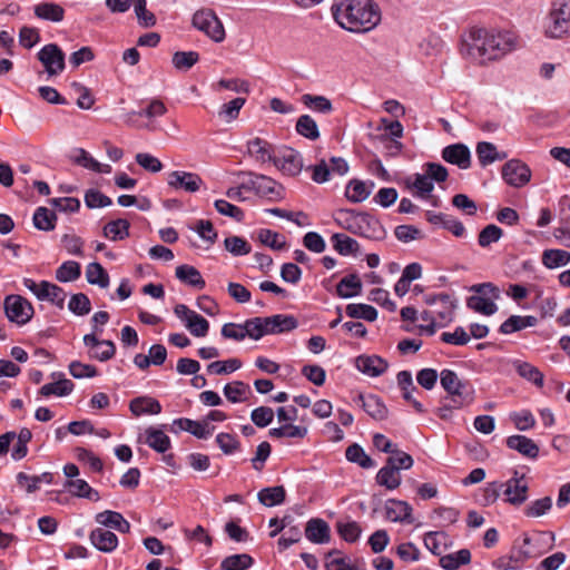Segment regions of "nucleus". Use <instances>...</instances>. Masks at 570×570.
<instances>
[{
    "instance_id": "24",
    "label": "nucleus",
    "mask_w": 570,
    "mask_h": 570,
    "mask_svg": "<svg viewBox=\"0 0 570 570\" xmlns=\"http://www.w3.org/2000/svg\"><path fill=\"white\" fill-rule=\"evenodd\" d=\"M356 235L372 240H382L386 236V230L377 218L364 213L360 223V230Z\"/></svg>"
},
{
    "instance_id": "25",
    "label": "nucleus",
    "mask_w": 570,
    "mask_h": 570,
    "mask_svg": "<svg viewBox=\"0 0 570 570\" xmlns=\"http://www.w3.org/2000/svg\"><path fill=\"white\" fill-rule=\"evenodd\" d=\"M569 30L570 19L553 14L551 12L548 13L543 26V33L547 38L560 39L566 36Z\"/></svg>"
},
{
    "instance_id": "53",
    "label": "nucleus",
    "mask_w": 570,
    "mask_h": 570,
    "mask_svg": "<svg viewBox=\"0 0 570 570\" xmlns=\"http://www.w3.org/2000/svg\"><path fill=\"white\" fill-rule=\"evenodd\" d=\"M345 456L350 462L356 463L363 469H370L374 466V461L357 443H353L346 449Z\"/></svg>"
},
{
    "instance_id": "31",
    "label": "nucleus",
    "mask_w": 570,
    "mask_h": 570,
    "mask_svg": "<svg viewBox=\"0 0 570 570\" xmlns=\"http://www.w3.org/2000/svg\"><path fill=\"white\" fill-rule=\"evenodd\" d=\"M475 151L482 167H487L497 160H503L508 157L507 153L498 151L495 145L488 141L478 142Z\"/></svg>"
},
{
    "instance_id": "30",
    "label": "nucleus",
    "mask_w": 570,
    "mask_h": 570,
    "mask_svg": "<svg viewBox=\"0 0 570 570\" xmlns=\"http://www.w3.org/2000/svg\"><path fill=\"white\" fill-rule=\"evenodd\" d=\"M72 161L95 173L109 174L111 171L110 165L100 164L88 151H86L82 148L76 149L75 155L72 156Z\"/></svg>"
},
{
    "instance_id": "49",
    "label": "nucleus",
    "mask_w": 570,
    "mask_h": 570,
    "mask_svg": "<svg viewBox=\"0 0 570 570\" xmlns=\"http://www.w3.org/2000/svg\"><path fill=\"white\" fill-rule=\"evenodd\" d=\"M254 563V559L247 553L233 554L223 559L222 570H246Z\"/></svg>"
},
{
    "instance_id": "43",
    "label": "nucleus",
    "mask_w": 570,
    "mask_h": 570,
    "mask_svg": "<svg viewBox=\"0 0 570 570\" xmlns=\"http://www.w3.org/2000/svg\"><path fill=\"white\" fill-rule=\"evenodd\" d=\"M471 561L469 549H461L454 553L441 557L440 566L445 570H456L460 566L468 564Z\"/></svg>"
},
{
    "instance_id": "21",
    "label": "nucleus",
    "mask_w": 570,
    "mask_h": 570,
    "mask_svg": "<svg viewBox=\"0 0 570 570\" xmlns=\"http://www.w3.org/2000/svg\"><path fill=\"white\" fill-rule=\"evenodd\" d=\"M442 158L461 169H468L471 165L470 149L463 144H453L443 148Z\"/></svg>"
},
{
    "instance_id": "2",
    "label": "nucleus",
    "mask_w": 570,
    "mask_h": 570,
    "mask_svg": "<svg viewBox=\"0 0 570 570\" xmlns=\"http://www.w3.org/2000/svg\"><path fill=\"white\" fill-rule=\"evenodd\" d=\"M335 21L351 32H367L381 21V13L372 0H335L332 6Z\"/></svg>"
},
{
    "instance_id": "5",
    "label": "nucleus",
    "mask_w": 570,
    "mask_h": 570,
    "mask_svg": "<svg viewBox=\"0 0 570 570\" xmlns=\"http://www.w3.org/2000/svg\"><path fill=\"white\" fill-rule=\"evenodd\" d=\"M474 295L466 299V306L480 314L490 316L498 311L495 299L500 297L499 288L492 283L475 284L470 287Z\"/></svg>"
},
{
    "instance_id": "6",
    "label": "nucleus",
    "mask_w": 570,
    "mask_h": 570,
    "mask_svg": "<svg viewBox=\"0 0 570 570\" xmlns=\"http://www.w3.org/2000/svg\"><path fill=\"white\" fill-rule=\"evenodd\" d=\"M250 178L248 181L243 183L246 190H254L261 197H267L271 200H278L283 198L284 188L274 179L253 173H243Z\"/></svg>"
},
{
    "instance_id": "28",
    "label": "nucleus",
    "mask_w": 570,
    "mask_h": 570,
    "mask_svg": "<svg viewBox=\"0 0 570 570\" xmlns=\"http://www.w3.org/2000/svg\"><path fill=\"white\" fill-rule=\"evenodd\" d=\"M129 410L135 416L145 414H159L161 412L160 403L151 396H138L129 402Z\"/></svg>"
},
{
    "instance_id": "59",
    "label": "nucleus",
    "mask_w": 570,
    "mask_h": 570,
    "mask_svg": "<svg viewBox=\"0 0 570 570\" xmlns=\"http://www.w3.org/2000/svg\"><path fill=\"white\" fill-rule=\"evenodd\" d=\"M370 194L371 190L367 189L366 185L357 179L351 180L345 191L346 198L353 203H361L365 200Z\"/></svg>"
},
{
    "instance_id": "51",
    "label": "nucleus",
    "mask_w": 570,
    "mask_h": 570,
    "mask_svg": "<svg viewBox=\"0 0 570 570\" xmlns=\"http://www.w3.org/2000/svg\"><path fill=\"white\" fill-rule=\"evenodd\" d=\"M224 395L232 403H239L246 400V395L250 392L248 384L242 381H235L224 386Z\"/></svg>"
},
{
    "instance_id": "16",
    "label": "nucleus",
    "mask_w": 570,
    "mask_h": 570,
    "mask_svg": "<svg viewBox=\"0 0 570 570\" xmlns=\"http://www.w3.org/2000/svg\"><path fill=\"white\" fill-rule=\"evenodd\" d=\"M279 170L288 176H296L303 168L302 156L292 148H285L272 161Z\"/></svg>"
},
{
    "instance_id": "64",
    "label": "nucleus",
    "mask_w": 570,
    "mask_h": 570,
    "mask_svg": "<svg viewBox=\"0 0 570 570\" xmlns=\"http://www.w3.org/2000/svg\"><path fill=\"white\" fill-rule=\"evenodd\" d=\"M337 532L346 542H355L361 535V527L356 521H338Z\"/></svg>"
},
{
    "instance_id": "63",
    "label": "nucleus",
    "mask_w": 570,
    "mask_h": 570,
    "mask_svg": "<svg viewBox=\"0 0 570 570\" xmlns=\"http://www.w3.org/2000/svg\"><path fill=\"white\" fill-rule=\"evenodd\" d=\"M502 236H503V230L499 226H497L494 224H490V225H487L479 233L478 244L481 247L485 248V247H489L491 244L499 242Z\"/></svg>"
},
{
    "instance_id": "1",
    "label": "nucleus",
    "mask_w": 570,
    "mask_h": 570,
    "mask_svg": "<svg viewBox=\"0 0 570 570\" xmlns=\"http://www.w3.org/2000/svg\"><path fill=\"white\" fill-rule=\"evenodd\" d=\"M519 37L511 30H488L471 28L463 39L462 52L468 58L484 65L517 49Z\"/></svg>"
},
{
    "instance_id": "41",
    "label": "nucleus",
    "mask_w": 570,
    "mask_h": 570,
    "mask_svg": "<svg viewBox=\"0 0 570 570\" xmlns=\"http://www.w3.org/2000/svg\"><path fill=\"white\" fill-rule=\"evenodd\" d=\"M331 240L333 243L334 249L344 256L351 255V254H357L360 250V244L354 238L336 233L331 237Z\"/></svg>"
},
{
    "instance_id": "44",
    "label": "nucleus",
    "mask_w": 570,
    "mask_h": 570,
    "mask_svg": "<svg viewBox=\"0 0 570 570\" xmlns=\"http://www.w3.org/2000/svg\"><path fill=\"white\" fill-rule=\"evenodd\" d=\"M86 278L89 284L98 285L101 288L109 286V275L100 263L94 262L88 264Z\"/></svg>"
},
{
    "instance_id": "40",
    "label": "nucleus",
    "mask_w": 570,
    "mask_h": 570,
    "mask_svg": "<svg viewBox=\"0 0 570 570\" xmlns=\"http://www.w3.org/2000/svg\"><path fill=\"white\" fill-rule=\"evenodd\" d=\"M35 14L43 20L60 22L65 17V10L57 3L42 2L35 7Z\"/></svg>"
},
{
    "instance_id": "3",
    "label": "nucleus",
    "mask_w": 570,
    "mask_h": 570,
    "mask_svg": "<svg viewBox=\"0 0 570 570\" xmlns=\"http://www.w3.org/2000/svg\"><path fill=\"white\" fill-rule=\"evenodd\" d=\"M553 534L551 532L541 531L535 532L531 537H524L523 546L520 549V557L502 556L498 558L493 566L498 570L517 569L521 561L530 558H535L542 554L547 549L552 547Z\"/></svg>"
},
{
    "instance_id": "13",
    "label": "nucleus",
    "mask_w": 570,
    "mask_h": 570,
    "mask_svg": "<svg viewBox=\"0 0 570 570\" xmlns=\"http://www.w3.org/2000/svg\"><path fill=\"white\" fill-rule=\"evenodd\" d=\"M83 344L90 348L89 357L106 362L115 356L116 346L110 340H98L95 333L86 334L83 336Z\"/></svg>"
},
{
    "instance_id": "37",
    "label": "nucleus",
    "mask_w": 570,
    "mask_h": 570,
    "mask_svg": "<svg viewBox=\"0 0 570 570\" xmlns=\"http://www.w3.org/2000/svg\"><path fill=\"white\" fill-rule=\"evenodd\" d=\"M247 148L249 155L258 161L265 163L274 159L271 144L262 138L256 137L249 140Z\"/></svg>"
},
{
    "instance_id": "54",
    "label": "nucleus",
    "mask_w": 570,
    "mask_h": 570,
    "mask_svg": "<svg viewBox=\"0 0 570 570\" xmlns=\"http://www.w3.org/2000/svg\"><path fill=\"white\" fill-rule=\"evenodd\" d=\"M199 60V53L196 51H176L173 55V66L179 71H187Z\"/></svg>"
},
{
    "instance_id": "62",
    "label": "nucleus",
    "mask_w": 570,
    "mask_h": 570,
    "mask_svg": "<svg viewBox=\"0 0 570 570\" xmlns=\"http://www.w3.org/2000/svg\"><path fill=\"white\" fill-rule=\"evenodd\" d=\"M302 101L306 107L322 114H330L333 110L331 100L324 96L305 94L302 96Z\"/></svg>"
},
{
    "instance_id": "17",
    "label": "nucleus",
    "mask_w": 570,
    "mask_h": 570,
    "mask_svg": "<svg viewBox=\"0 0 570 570\" xmlns=\"http://www.w3.org/2000/svg\"><path fill=\"white\" fill-rule=\"evenodd\" d=\"M355 366L363 374L377 377L386 372L389 363L379 355H360L355 358Z\"/></svg>"
},
{
    "instance_id": "29",
    "label": "nucleus",
    "mask_w": 570,
    "mask_h": 570,
    "mask_svg": "<svg viewBox=\"0 0 570 570\" xmlns=\"http://www.w3.org/2000/svg\"><path fill=\"white\" fill-rule=\"evenodd\" d=\"M508 448L518 451L522 455L534 459L539 454L538 445L524 435H511L507 439Z\"/></svg>"
},
{
    "instance_id": "7",
    "label": "nucleus",
    "mask_w": 570,
    "mask_h": 570,
    "mask_svg": "<svg viewBox=\"0 0 570 570\" xmlns=\"http://www.w3.org/2000/svg\"><path fill=\"white\" fill-rule=\"evenodd\" d=\"M3 307L8 320L18 325L27 324L35 313L32 304L21 295H8L4 298Z\"/></svg>"
},
{
    "instance_id": "23",
    "label": "nucleus",
    "mask_w": 570,
    "mask_h": 570,
    "mask_svg": "<svg viewBox=\"0 0 570 570\" xmlns=\"http://www.w3.org/2000/svg\"><path fill=\"white\" fill-rule=\"evenodd\" d=\"M173 425L181 431L189 432L198 439H207L215 430V426L210 425L207 421H194L187 417L176 419Z\"/></svg>"
},
{
    "instance_id": "55",
    "label": "nucleus",
    "mask_w": 570,
    "mask_h": 570,
    "mask_svg": "<svg viewBox=\"0 0 570 570\" xmlns=\"http://www.w3.org/2000/svg\"><path fill=\"white\" fill-rule=\"evenodd\" d=\"M570 261V253L563 249H547L542 254V263L548 268L564 266Z\"/></svg>"
},
{
    "instance_id": "27",
    "label": "nucleus",
    "mask_w": 570,
    "mask_h": 570,
    "mask_svg": "<svg viewBox=\"0 0 570 570\" xmlns=\"http://www.w3.org/2000/svg\"><path fill=\"white\" fill-rule=\"evenodd\" d=\"M376 482L379 485L387 490H394L401 484L400 472L396 471L393 460H386L385 465L382 466L376 474Z\"/></svg>"
},
{
    "instance_id": "47",
    "label": "nucleus",
    "mask_w": 570,
    "mask_h": 570,
    "mask_svg": "<svg viewBox=\"0 0 570 570\" xmlns=\"http://www.w3.org/2000/svg\"><path fill=\"white\" fill-rule=\"evenodd\" d=\"M295 129L297 134L309 140H316L320 138L317 124L309 115L301 116L296 121Z\"/></svg>"
},
{
    "instance_id": "48",
    "label": "nucleus",
    "mask_w": 570,
    "mask_h": 570,
    "mask_svg": "<svg viewBox=\"0 0 570 570\" xmlns=\"http://www.w3.org/2000/svg\"><path fill=\"white\" fill-rule=\"evenodd\" d=\"M345 313L351 318H362L367 322H374L377 318V311L367 304H348L345 308Z\"/></svg>"
},
{
    "instance_id": "52",
    "label": "nucleus",
    "mask_w": 570,
    "mask_h": 570,
    "mask_svg": "<svg viewBox=\"0 0 570 570\" xmlns=\"http://www.w3.org/2000/svg\"><path fill=\"white\" fill-rule=\"evenodd\" d=\"M73 387L75 385L70 380L62 379L55 383L45 384L39 392L42 396H66L72 392Z\"/></svg>"
},
{
    "instance_id": "20",
    "label": "nucleus",
    "mask_w": 570,
    "mask_h": 570,
    "mask_svg": "<svg viewBox=\"0 0 570 570\" xmlns=\"http://www.w3.org/2000/svg\"><path fill=\"white\" fill-rule=\"evenodd\" d=\"M305 537L315 544H325L331 541V529L328 523L321 518H312L305 527Z\"/></svg>"
},
{
    "instance_id": "26",
    "label": "nucleus",
    "mask_w": 570,
    "mask_h": 570,
    "mask_svg": "<svg viewBox=\"0 0 570 570\" xmlns=\"http://www.w3.org/2000/svg\"><path fill=\"white\" fill-rule=\"evenodd\" d=\"M357 401L372 419L382 421L387 417V407L377 395L368 394L365 396L360 394Z\"/></svg>"
},
{
    "instance_id": "39",
    "label": "nucleus",
    "mask_w": 570,
    "mask_h": 570,
    "mask_svg": "<svg viewBox=\"0 0 570 570\" xmlns=\"http://www.w3.org/2000/svg\"><path fill=\"white\" fill-rule=\"evenodd\" d=\"M512 365L521 377L528 380L529 382H532L539 387L543 385V374L540 372L538 367L520 360L513 361Z\"/></svg>"
},
{
    "instance_id": "50",
    "label": "nucleus",
    "mask_w": 570,
    "mask_h": 570,
    "mask_svg": "<svg viewBox=\"0 0 570 570\" xmlns=\"http://www.w3.org/2000/svg\"><path fill=\"white\" fill-rule=\"evenodd\" d=\"M81 275L80 264L75 261H67L56 269V279L61 283L73 282Z\"/></svg>"
},
{
    "instance_id": "14",
    "label": "nucleus",
    "mask_w": 570,
    "mask_h": 570,
    "mask_svg": "<svg viewBox=\"0 0 570 570\" xmlns=\"http://www.w3.org/2000/svg\"><path fill=\"white\" fill-rule=\"evenodd\" d=\"M167 184L174 189H184L187 193H196L203 185V179L196 173L175 170L168 175Z\"/></svg>"
},
{
    "instance_id": "56",
    "label": "nucleus",
    "mask_w": 570,
    "mask_h": 570,
    "mask_svg": "<svg viewBox=\"0 0 570 570\" xmlns=\"http://www.w3.org/2000/svg\"><path fill=\"white\" fill-rule=\"evenodd\" d=\"M409 187L414 188V195L422 199L430 198L434 189L433 181L425 174H415L414 180L411 184L409 183Z\"/></svg>"
},
{
    "instance_id": "15",
    "label": "nucleus",
    "mask_w": 570,
    "mask_h": 570,
    "mask_svg": "<svg viewBox=\"0 0 570 570\" xmlns=\"http://www.w3.org/2000/svg\"><path fill=\"white\" fill-rule=\"evenodd\" d=\"M424 302L429 306L442 305V309H435L440 326H444L452 321L455 304L451 295L445 293L425 295Z\"/></svg>"
},
{
    "instance_id": "18",
    "label": "nucleus",
    "mask_w": 570,
    "mask_h": 570,
    "mask_svg": "<svg viewBox=\"0 0 570 570\" xmlns=\"http://www.w3.org/2000/svg\"><path fill=\"white\" fill-rule=\"evenodd\" d=\"M90 543L100 552L110 553L118 547V537L110 530L98 527L89 534Z\"/></svg>"
},
{
    "instance_id": "35",
    "label": "nucleus",
    "mask_w": 570,
    "mask_h": 570,
    "mask_svg": "<svg viewBox=\"0 0 570 570\" xmlns=\"http://www.w3.org/2000/svg\"><path fill=\"white\" fill-rule=\"evenodd\" d=\"M257 499L265 507L278 505L285 501L286 491L283 485L264 488L258 492Z\"/></svg>"
},
{
    "instance_id": "58",
    "label": "nucleus",
    "mask_w": 570,
    "mask_h": 570,
    "mask_svg": "<svg viewBox=\"0 0 570 570\" xmlns=\"http://www.w3.org/2000/svg\"><path fill=\"white\" fill-rule=\"evenodd\" d=\"M257 237L263 245L275 250L284 249L286 246L285 237L272 229H261Z\"/></svg>"
},
{
    "instance_id": "60",
    "label": "nucleus",
    "mask_w": 570,
    "mask_h": 570,
    "mask_svg": "<svg viewBox=\"0 0 570 570\" xmlns=\"http://www.w3.org/2000/svg\"><path fill=\"white\" fill-rule=\"evenodd\" d=\"M338 554H340L338 550H331L327 552L326 562H325L326 570H365V569H360L354 564H351L348 559L345 557H335L334 558V556H338Z\"/></svg>"
},
{
    "instance_id": "46",
    "label": "nucleus",
    "mask_w": 570,
    "mask_h": 570,
    "mask_svg": "<svg viewBox=\"0 0 570 570\" xmlns=\"http://www.w3.org/2000/svg\"><path fill=\"white\" fill-rule=\"evenodd\" d=\"M32 220L37 229L49 232L55 229L57 216L47 207H38L33 214Z\"/></svg>"
},
{
    "instance_id": "4",
    "label": "nucleus",
    "mask_w": 570,
    "mask_h": 570,
    "mask_svg": "<svg viewBox=\"0 0 570 570\" xmlns=\"http://www.w3.org/2000/svg\"><path fill=\"white\" fill-rule=\"evenodd\" d=\"M441 386L448 393L444 401H452V406L465 407L474 402L475 391L473 385L461 380L458 374L449 368L440 373Z\"/></svg>"
},
{
    "instance_id": "12",
    "label": "nucleus",
    "mask_w": 570,
    "mask_h": 570,
    "mask_svg": "<svg viewBox=\"0 0 570 570\" xmlns=\"http://www.w3.org/2000/svg\"><path fill=\"white\" fill-rule=\"evenodd\" d=\"M502 178L510 186L522 187L530 180L531 170L524 163L512 159L503 165Z\"/></svg>"
},
{
    "instance_id": "36",
    "label": "nucleus",
    "mask_w": 570,
    "mask_h": 570,
    "mask_svg": "<svg viewBox=\"0 0 570 570\" xmlns=\"http://www.w3.org/2000/svg\"><path fill=\"white\" fill-rule=\"evenodd\" d=\"M70 493L78 498H86L91 501H98L100 495L97 490L92 489L87 481L82 479L68 480L65 484Z\"/></svg>"
},
{
    "instance_id": "8",
    "label": "nucleus",
    "mask_w": 570,
    "mask_h": 570,
    "mask_svg": "<svg viewBox=\"0 0 570 570\" xmlns=\"http://www.w3.org/2000/svg\"><path fill=\"white\" fill-rule=\"evenodd\" d=\"M193 26L206 33L215 42H222L225 39V29L223 23L210 9H203L193 16Z\"/></svg>"
},
{
    "instance_id": "11",
    "label": "nucleus",
    "mask_w": 570,
    "mask_h": 570,
    "mask_svg": "<svg viewBox=\"0 0 570 570\" xmlns=\"http://www.w3.org/2000/svg\"><path fill=\"white\" fill-rule=\"evenodd\" d=\"M38 59L49 76H57L65 69V53L56 43L46 45L38 52Z\"/></svg>"
},
{
    "instance_id": "61",
    "label": "nucleus",
    "mask_w": 570,
    "mask_h": 570,
    "mask_svg": "<svg viewBox=\"0 0 570 570\" xmlns=\"http://www.w3.org/2000/svg\"><path fill=\"white\" fill-rule=\"evenodd\" d=\"M68 308L77 316H83L90 313L91 303L89 297L83 293L73 294L68 303Z\"/></svg>"
},
{
    "instance_id": "34",
    "label": "nucleus",
    "mask_w": 570,
    "mask_h": 570,
    "mask_svg": "<svg viewBox=\"0 0 570 570\" xmlns=\"http://www.w3.org/2000/svg\"><path fill=\"white\" fill-rule=\"evenodd\" d=\"M176 277L183 282V283H186L190 286H194L196 288H204L205 287V281L204 278L202 277L199 271L194 267V266H190V265H179L177 268H176Z\"/></svg>"
},
{
    "instance_id": "9",
    "label": "nucleus",
    "mask_w": 570,
    "mask_h": 570,
    "mask_svg": "<svg viewBox=\"0 0 570 570\" xmlns=\"http://www.w3.org/2000/svg\"><path fill=\"white\" fill-rule=\"evenodd\" d=\"M505 501L514 507L522 505L528 500L529 482L525 474L513 471V475L503 483Z\"/></svg>"
},
{
    "instance_id": "19",
    "label": "nucleus",
    "mask_w": 570,
    "mask_h": 570,
    "mask_svg": "<svg viewBox=\"0 0 570 570\" xmlns=\"http://www.w3.org/2000/svg\"><path fill=\"white\" fill-rule=\"evenodd\" d=\"M265 334H281L293 331L297 327L298 322L292 315L276 314L263 317Z\"/></svg>"
},
{
    "instance_id": "33",
    "label": "nucleus",
    "mask_w": 570,
    "mask_h": 570,
    "mask_svg": "<svg viewBox=\"0 0 570 570\" xmlns=\"http://www.w3.org/2000/svg\"><path fill=\"white\" fill-rule=\"evenodd\" d=\"M362 291V282L356 274L343 277L336 285V294L342 298L357 296Z\"/></svg>"
},
{
    "instance_id": "22",
    "label": "nucleus",
    "mask_w": 570,
    "mask_h": 570,
    "mask_svg": "<svg viewBox=\"0 0 570 570\" xmlns=\"http://www.w3.org/2000/svg\"><path fill=\"white\" fill-rule=\"evenodd\" d=\"M385 517L392 522L412 523V507L402 500L389 499L384 505Z\"/></svg>"
},
{
    "instance_id": "32",
    "label": "nucleus",
    "mask_w": 570,
    "mask_h": 570,
    "mask_svg": "<svg viewBox=\"0 0 570 570\" xmlns=\"http://www.w3.org/2000/svg\"><path fill=\"white\" fill-rule=\"evenodd\" d=\"M537 323L538 318L532 315H512L500 325L499 331L502 334H511L525 327L534 326Z\"/></svg>"
},
{
    "instance_id": "38",
    "label": "nucleus",
    "mask_w": 570,
    "mask_h": 570,
    "mask_svg": "<svg viewBox=\"0 0 570 570\" xmlns=\"http://www.w3.org/2000/svg\"><path fill=\"white\" fill-rule=\"evenodd\" d=\"M364 213L354 209H341L337 213L335 220L346 230L352 234H357L360 230V223Z\"/></svg>"
},
{
    "instance_id": "42",
    "label": "nucleus",
    "mask_w": 570,
    "mask_h": 570,
    "mask_svg": "<svg viewBox=\"0 0 570 570\" xmlns=\"http://www.w3.org/2000/svg\"><path fill=\"white\" fill-rule=\"evenodd\" d=\"M130 224L127 219L118 218L104 227V236L111 240H122L129 236Z\"/></svg>"
},
{
    "instance_id": "10",
    "label": "nucleus",
    "mask_w": 570,
    "mask_h": 570,
    "mask_svg": "<svg viewBox=\"0 0 570 570\" xmlns=\"http://www.w3.org/2000/svg\"><path fill=\"white\" fill-rule=\"evenodd\" d=\"M175 315L184 322L186 328L196 337H204L209 330V323L202 315L191 311L185 304H177L174 308Z\"/></svg>"
},
{
    "instance_id": "57",
    "label": "nucleus",
    "mask_w": 570,
    "mask_h": 570,
    "mask_svg": "<svg viewBox=\"0 0 570 570\" xmlns=\"http://www.w3.org/2000/svg\"><path fill=\"white\" fill-rule=\"evenodd\" d=\"M245 102L246 99L243 97L234 98L233 100H230L227 104H224L220 107L218 111V117L226 122L235 120L238 117L239 111L245 105Z\"/></svg>"
},
{
    "instance_id": "45",
    "label": "nucleus",
    "mask_w": 570,
    "mask_h": 570,
    "mask_svg": "<svg viewBox=\"0 0 570 570\" xmlns=\"http://www.w3.org/2000/svg\"><path fill=\"white\" fill-rule=\"evenodd\" d=\"M146 443L159 453L170 448V439L161 430L149 428L146 430Z\"/></svg>"
}]
</instances>
